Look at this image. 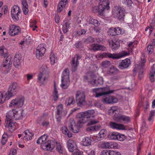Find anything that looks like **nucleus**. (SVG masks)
<instances>
[{
	"label": "nucleus",
	"instance_id": "1",
	"mask_svg": "<svg viewBox=\"0 0 155 155\" xmlns=\"http://www.w3.org/2000/svg\"><path fill=\"white\" fill-rule=\"evenodd\" d=\"M93 92L95 93V97H98L104 96L102 101L107 104H113L117 103L118 99L115 97L109 95V94L113 93L114 90L110 91L109 87H105L94 89Z\"/></svg>",
	"mask_w": 155,
	"mask_h": 155
},
{
	"label": "nucleus",
	"instance_id": "2",
	"mask_svg": "<svg viewBox=\"0 0 155 155\" xmlns=\"http://www.w3.org/2000/svg\"><path fill=\"white\" fill-rule=\"evenodd\" d=\"M112 14L114 18L118 20L123 21L125 16V10L119 6H115L112 10Z\"/></svg>",
	"mask_w": 155,
	"mask_h": 155
},
{
	"label": "nucleus",
	"instance_id": "3",
	"mask_svg": "<svg viewBox=\"0 0 155 155\" xmlns=\"http://www.w3.org/2000/svg\"><path fill=\"white\" fill-rule=\"evenodd\" d=\"M12 64V60L11 56L8 55L4 59L2 65V69L4 73H8L10 71Z\"/></svg>",
	"mask_w": 155,
	"mask_h": 155
},
{
	"label": "nucleus",
	"instance_id": "4",
	"mask_svg": "<svg viewBox=\"0 0 155 155\" xmlns=\"http://www.w3.org/2000/svg\"><path fill=\"white\" fill-rule=\"evenodd\" d=\"M76 100L78 106H85L86 103L85 101V95L84 92L81 91L77 92L76 95Z\"/></svg>",
	"mask_w": 155,
	"mask_h": 155
},
{
	"label": "nucleus",
	"instance_id": "5",
	"mask_svg": "<svg viewBox=\"0 0 155 155\" xmlns=\"http://www.w3.org/2000/svg\"><path fill=\"white\" fill-rule=\"evenodd\" d=\"M21 9L17 6L14 5L12 8L11 11V16L12 19L15 21H16L19 20V16L21 14Z\"/></svg>",
	"mask_w": 155,
	"mask_h": 155
},
{
	"label": "nucleus",
	"instance_id": "6",
	"mask_svg": "<svg viewBox=\"0 0 155 155\" xmlns=\"http://www.w3.org/2000/svg\"><path fill=\"white\" fill-rule=\"evenodd\" d=\"M127 53L126 52L124 51L123 53H120L111 54L109 53H103L101 56L102 57H108L112 58L113 59H118L126 55H127Z\"/></svg>",
	"mask_w": 155,
	"mask_h": 155
},
{
	"label": "nucleus",
	"instance_id": "7",
	"mask_svg": "<svg viewBox=\"0 0 155 155\" xmlns=\"http://www.w3.org/2000/svg\"><path fill=\"white\" fill-rule=\"evenodd\" d=\"M25 99L24 97H17L12 99L10 102L9 107H22L24 105Z\"/></svg>",
	"mask_w": 155,
	"mask_h": 155
},
{
	"label": "nucleus",
	"instance_id": "8",
	"mask_svg": "<svg viewBox=\"0 0 155 155\" xmlns=\"http://www.w3.org/2000/svg\"><path fill=\"white\" fill-rule=\"evenodd\" d=\"M45 48L44 44H41L38 46L36 51V55L38 59H41L44 56L46 50Z\"/></svg>",
	"mask_w": 155,
	"mask_h": 155
},
{
	"label": "nucleus",
	"instance_id": "9",
	"mask_svg": "<svg viewBox=\"0 0 155 155\" xmlns=\"http://www.w3.org/2000/svg\"><path fill=\"white\" fill-rule=\"evenodd\" d=\"M81 58V57L80 55L76 54L73 58L71 63V70L72 71L75 72L77 70L79 64L78 60L80 59Z\"/></svg>",
	"mask_w": 155,
	"mask_h": 155
},
{
	"label": "nucleus",
	"instance_id": "10",
	"mask_svg": "<svg viewBox=\"0 0 155 155\" xmlns=\"http://www.w3.org/2000/svg\"><path fill=\"white\" fill-rule=\"evenodd\" d=\"M115 114L114 116L113 119L116 121L119 122L122 120L124 122V123H127L130 122V117L128 116L118 114H116L117 113H115Z\"/></svg>",
	"mask_w": 155,
	"mask_h": 155
},
{
	"label": "nucleus",
	"instance_id": "11",
	"mask_svg": "<svg viewBox=\"0 0 155 155\" xmlns=\"http://www.w3.org/2000/svg\"><path fill=\"white\" fill-rule=\"evenodd\" d=\"M21 31L20 27L14 25L9 26L8 33L12 36H15L18 34Z\"/></svg>",
	"mask_w": 155,
	"mask_h": 155
},
{
	"label": "nucleus",
	"instance_id": "12",
	"mask_svg": "<svg viewBox=\"0 0 155 155\" xmlns=\"http://www.w3.org/2000/svg\"><path fill=\"white\" fill-rule=\"evenodd\" d=\"M68 69H65L63 71L61 77V87L63 89H66L68 87Z\"/></svg>",
	"mask_w": 155,
	"mask_h": 155
},
{
	"label": "nucleus",
	"instance_id": "13",
	"mask_svg": "<svg viewBox=\"0 0 155 155\" xmlns=\"http://www.w3.org/2000/svg\"><path fill=\"white\" fill-rule=\"evenodd\" d=\"M56 142L54 140H49L42 145V148L44 150H51L54 149Z\"/></svg>",
	"mask_w": 155,
	"mask_h": 155
},
{
	"label": "nucleus",
	"instance_id": "14",
	"mask_svg": "<svg viewBox=\"0 0 155 155\" xmlns=\"http://www.w3.org/2000/svg\"><path fill=\"white\" fill-rule=\"evenodd\" d=\"M14 96L11 94L10 92L8 91L5 93L0 92V105L2 104L5 100H8L10 98Z\"/></svg>",
	"mask_w": 155,
	"mask_h": 155
},
{
	"label": "nucleus",
	"instance_id": "15",
	"mask_svg": "<svg viewBox=\"0 0 155 155\" xmlns=\"http://www.w3.org/2000/svg\"><path fill=\"white\" fill-rule=\"evenodd\" d=\"M68 126L70 130L74 133H77L79 131V129L76 125L74 119L73 118H70L69 123Z\"/></svg>",
	"mask_w": 155,
	"mask_h": 155
},
{
	"label": "nucleus",
	"instance_id": "16",
	"mask_svg": "<svg viewBox=\"0 0 155 155\" xmlns=\"http://www.w3.org/2000/svg\"><path fill=\"white\" fill-rule=\"evenodd\" d=\"M78 118V124H85L88 120V118L83 112L78 113L77 115Z\"/></svg>",
	"mask_w": 155,
	"mask_h": 155
},
{
	"label": "nucleus",
	"instance_id": "17",
	"mask_svg": "<svg viewBox=\"0 0 155 155\" xmlns=\"http://www.w3.org/2000/svg\"><path fill=\"white\" fill-rule=\"evenodd\" d=\"M110 127L114 129L126 130L125 126L122 124H117L115 122L110 121L109 125Z\"/></svg>",
	"mask_w": 155,
	"mask_h": 155
},
{
	"label": "nucleus",
	"instance_id": "18",
	"mask_svg": "<svg viewBox=\"0 0 155 155\" xmlns=\"http://www.w3.org/2000/svg\"><path fill=\"white\" fill-rule=\"evenodd\" d=\"M122 33L121 29L119 27L111 28L108 31V34L109 36H114L119 35Z\"/></svg>",
	"mask_w": 155,
	"mask_h": 155
},
{
	"label": "nucleus",
	"instance_id": "19",
	"mask_svg": "<svg viewBox=\"0 0 155 155\" xmlns=\"http://www.w3.org/2000/svg\"><path fill=\"white\" fill-rule=\"evenodd\" d=\"M12 121L6 120L5 124V127L8 128L11 132L13 131L17 128V124L15 122H13Z\"/></svg>",
	"mask_w": 155,
	"mask_h": 155
},
{
	"label": "nucleus",
	"instance_id": "20",
	"mask_svg": "<svg viewBox=\"0 0 155 155\" xmlns=\"http://www.w3.org/2000/svg\"><path fill=\"white\" fill-rule=\"evenodd\" d=\"M104 8L99 4L98 6H94L92 8V11L93 12L97 14L98 15H103L104 11L105 10Z\"/></svg>",
	"mask_w": 155,
	"mask_h": 155
},
{
	"label": "nucleus",
	"instance_id": "21",
	"mask_svg": "<svg viewBox=\"0 0 155 155\" xmlns=\"http://www.w3.org/2000/svg\"><path fill=\"white\" fill-rule=\"evenodd\" d=\"M63 107H58L56 114V118L58 121H60L61 116H65L67 114L66 111H63Z\"/></svg>",
	"mask_w": 155,
	"mask_h": 155
},
{
	"label": "nucleus",
	"instance_id": "22",
	"mask_svg": "<svg viewBox=\"0 0 155 155\" xmlns=\"http://www.w3.org/2000/svg\"><path fill=\"white\" fill-rule=\"evenodd\" d=\"M130 59L127 58L124 60H123L121 62L119 63L118 68L121 69H126L130 66Z\"/></svg>",
	"mask_w": 155,
	"mask_h": 155
},
{
	"label": "nucleus",
	"instance_id": "23",
	"mask_svg": "<svg viewBox=\"0 0 155 155\" xmlns=\"http://www.w3.org/2000/svg\"><path fill=\"white\" fill-rule=\"evenodd\" d=\"M17 87L18 84L16 82H12L10 84L8 90L11 94L15 96L17 92Z\"/></svg>",
	"mask_w": 155,
	"mask_h": 155
},
{
	"label": "nucleus",
	"instance_id": "24",
	"mask_svg": "<svg viewBox=\"0 0 155 155\" xmlns=\"http://www.w3.org/2000/svg\"><path fill=\"white\" fill-rule=\"evenodd\" d=\"M23 110L16 108L14 109L15 114V120H18L22 119L23 117Z\"/></svg>",
	"mask_w": 155,
	"mask_h": 155
},
{
	"label": "nucleus",
	"instance_id": "25",
	"mask_svg": "<svg viewBox=\"0 0 155 155\" xmlns=\"http://www.w3.org/2000/svg\"><path fill=\"white\" fill-rule=\"evenodd\" d=\"M21 57L20 54H15L13 64L16 67L18 68L21 65Z\"/></svg>",
	"mask_w": 155,
	"mask_h": 155
},
{
	"label": "nucleus",
	"instance_id": "26",
	"mask_svg": "<svg viewBox=\"0 0 155 155\" xmlns=\"http://www.w3.org/2000/svg\"><path fill=\"white\" fill-rule=\"evenodd\" d=\"M141 59L142 61L141 62V67L139 72V77L140 79H141L143 76V67L146 62V60L143 56L141 57Z\"/></svg>",
	"mask_w": 155,
	"mask_h": 155
},
{
	"label": "nucleus",
	"instance_id": "27",
	"mask_svg": "<svg viewBox=\"0 0 155 155\" xmlns=\"http://www.w3.org/2000/svg\"><path fill=\"white\" fill-rule=\"evenodd\" d=\"M101 155H121L120 153L117 151L110 150H104L102 151Z\"/></svg>",
	"mask_w": 155,
	"mask_h": 155
},
{
	"label": "nucleus",
	"instance_id": "28",
	"mask_svg": "<svg viewBox=\"0 0 155 155\" xmlns=\"http://www.w3.org/2000/svg\"><path fill=\"white\" fill-rule=\"evenodd\" d=\"M119 70L114 66H111L107 71V74L109 75L113 76L119 73Z\"/></svg>",
	"mask_w": 155,
	"mask_h": 155
},
{
	"label": "nucleus",
	"instance_id": "29",
	"mask_svg": "<svg viewBox=\"0 0 155 155\" xmlns=\"http://www.w3.org/2000/svg\"><path fill=\"white\" fill-rule=\"evenodd\" d=\"M103 84V78L100 77L97 79H96V77L94 75V77L92 80V83L91 84L94 86H98L102 85Z\"/></svg>",
	"mask_w": 155,
	"mask_h": 155
},
{
	"label": "nucleus",
	"instance_id": "30",
	"mask_svg": "<svg viewBox=\"0 0 155 155\" xmlns=\"http://www.w3.org/2000/svg\"><path fill=\"white\" fill-rule=\"evenodd\" d=\"M14 115V109L9 111L6 114V120L10 121V120H15Z\"/></svg>",
	"mask_w": 155,
	"mask_h": 155
},
{
	"label": "nucleus",
	"instance_id": "31",
	"mask_svg": "<svg viewBox=\"0 0 155 155\" xmlns=\"http://www.w3.org/2000/svg\"><path fill=\"white\" fill-rule=\"evenodd\" d=\"M22 135L24 136V139L27 140H31L32 139V137L33 136L32 133L28 130L24 131Z\"/></svg>",
	"mask_w": 155,
	"mask_h": 155
},
{
	"label": "nucleus",
	"instance_id": "32",
	"mask_svg": "<svg viewBox=\"0 0 155 155\" xmlns=\"http://www.w3.org/2000/svg\"><path fill=\"white\" fill-rule=\"evenodd\" d=\"M48 77V73L45 71H43L39 74L38 76V79L40 82H43Z\"/></svg>",
	"mask_w": 155,
	"mask_h": 155
},
{
	"label": "nucleus",
	"instance_id": "33",
	"mask_svg": "<svg viewBox=\"0 0 155 155\" xmlns=\"http://www.w3.org/2000/svg\"><path fill=\"white\" fill-rule=\"evenodd\" d=\"M68 0H61L58 5L57 11L60 12L65 7Z\"/></svg>",
	"mask_w": 155,
	"mask_h": 155
},
{
	"label": "nucleus",
	"instance_id": "34",
	"mask_svg": "<svg viewBox=\"0 0 155 155\" xmlns=\"http://www.w3.org/2000/svg\"><path fill=\"white\" fill-rule=\"evenodd\" d=\"M94 77V75L92 73H88L87 75L84 76V80L85 82H87L90 84H91Z\"/></svg>",
	"mask_w": 155,
	"mask_h": 155
},
{
	"label": "nucleus",
	"instance_id": "35",
	"mask_svg": "<svg viewBox=\"0 0 155 155\" xmlns=\"http://www.w3.org/2000/svg\"><path fill=\"white\" fill-rule=\"evenodd\" d=\"M109 43L111 48L113 49H117L120 46L119 42L117 41L111 40L109 41Z\"/></svg>",
	"mask_w": 155,
	"mask_h": 155
},
{
	"label": "nucleus",
	"instance_id": "36",
	"mask_svg": "<svg viewBox=\"0 0 155 155\" xmlns=\"http://www.w3.org/2000/svg\"><path fill=\"white\" fill-rule=\"evenodd\" d=\"M21 3L23 13L25 15H27L28 14L29 11L28 5L27 1L26 0H22Z\"/></svg>",
	"mask_w": 155,
	"mask_h": 155
},
{
	"label": "nucleus",
	"instance_id": "37",
	"mask_svg": "<svg viewBox=\"0 0 155 155\" xmlns=\"http://www.w3.org/2000/svg\"><path fill=\"white\" fill-rule=\"evenodd\" d=\"M75 144L72 140H68V150L70 152H73L76 150Z\"/></svg>",
	"mask_w": 155,
	"mask_h": 155
},
{
	"label": "nucleus",
	"instance_id": "38",
	"mask_svg": "<svg viewBox=\"0 0 155 155\" xmlns=\"http://www.w3.org/2000/svg\"><path fill=\"white\" fill-rule=\"evenodd\" d=\"M48 135L47 134H44L41 136L37 140V143H41V146L42 147V145L45 143L47 141H46L48 138Z\"/></svg>",
	"mask_w": 155,
	"mask_h": 155
},
{
	"label": "nucleus",
	"instance_id": "39",
	"mask_svg": "<svg viewBox=\"0 0 155 155\" xmlns=\"http://www.w3.org/2000/svg\"><path fill=\"white\" fill-rule=\"evenodd\" d=\"M110 4L109 1L108 0H101L99 4L102 6L103 8L105 9H106L108 10L110 8L109 5Z\"/></svg>",
	"mask_w": 155,
	"mask_h": 155
},
{
	"label": "nucleus",
	"instance_id": "40",
	"mask_svg": "<svg viewBox=\"0 0 155 155\" xmlns=\"http://www.w3.org/2000/svg\"><path fill=\"white\" fill-rule=\"evenodd\" d=\"M91 139L89 137H86L83 139L81 141V144L83 146H88L91 145Z\"/></svg>",
	"mask_w": 155,
	"mask_h": 155
},
{
	"label": "nucleus",
	"instance_id": "41",
	"mask_svg": "<svg viewBox=\"0 0 155 155\" xmlns=\"http://www.w3.org/2000/svg\"><path fill=\"white\" fill-rule=\"evenodd\" d=\"M50 62L51 65H54L58 61V58L56 55L53 52H51L50 55Z\"/></svg>",
	"mask_w": 155,
	"mask_h": 155
},
{
	"label": "nucleus",
	"instance_id": "42",
	"mask_svg": "<svg viewBox=\"0 0 155 155\" xmlns=\"http://www.w3.org/2000/svg\"><path fill=\"white\" fill-rule=\"evenodd\" d=\"M92 49L93 51H94L99 50L103 51L106 50V48L100 45L94 44L93 45Z\"/></svg>",
	"mask_w": 155,
	"mask_h": 155
},
{
	"label": "nucleus",
	"instance_id": "43",
	"mask_svg": "<svg viewBox=\"0 0 155 155\" xmlns=\"http://www.w3.org/2000/svg\"><path fill=\"white\" fill-rule=\"evenodd\" d=\"M112 143L109 142H104L101 144V147L104 149H109L112 147Z\"/></svg>",
	"mask_w": 155,
	"mask_h": 155
},
{
	"label": "nucleus",
	"instance_id": "44",
	"mask_svg": "<svg viewBox=\"0 0 155 155\" xmlns=\"http://www.w3.org/2000/svg\"><path fill=\"white\" fill-rule=\"evenodd\" d=\"M155 24V20L153 19L152 20L151 23V25L149 27H147L145 29V31H147L149 30L150 34L152 32L154 28V25Z\"/></svg>",
	"mask_w": 155,
	"mask_h": 155
},
{
	"label": "nucleus",
	"instance_id": "45",
	"mask_svg": "<svg viewBox=\"0 0 155 155\" xmlns=\"http://www.w3.org/2000/svg\"><path fill=\"white\" fill-rule=\"evenodd\" d=\"M94 112L95 111L94 110H91L83 112V113L87 116H88V117L89 118L91 117H94V116L93 115V114Z\"/></svg>",
	"mask_w": 155,
	"mask_h": 155
},
{
	"label": "nucleus",
	"instance_id": "46",
	"mask_svg": "<svg viewBox=\"0 0 155 155\" xmlns=\"http://www.w3.org/2000/svg\"><path fill=\"white\" fill-rule=\"evenodd\" d=\"M52 96L55 101L57 100L58 97V91L55 84H54V89L53 92Z\"/></svg>",
	"mask_w": 155,
	"mask_h": 155
},
{
	"label": "nucleus",
	"instance_id": "47",
	"mask_svg": "<svg viewBox=\"0 0 155 155\" xmlns=\"http://www.w3.org/2000/svg\"><path fill=\"white\" fill-rule=\"evenodd\" d=\"M56 149L57 150L60 154H61L63 153L64 152L63 149L61 144L59 143H57L56 142Z\"/></svg>",
	"mask_w": 155,
	"mask_h": 155
},
{
	"label": "nucleus",
	"instance_id": "48",
	"mask_svg": "<svg viewBox=\"0 0 155 155\" xmlns=\"http://www.w3.org/2000/svg\"><path fill=\"white\" fill-rule=\"evenodd\" d=\"M8 135L7 133H5L2 137L1 143L4 145L7 142Z\"/></svg>",
	"mask_w": 155,
	"mask_h": 155
},
{
	"label": "nucleus",
	"instance_id": "49",
	"mask_svg": "<svg viewBox=\"0 0 155 155\" xmlns=\"http://www.w3.org/2000/svg\"><path fill=\"white\" fill-rule=\"evenodd\" d=\"M68 21L67 20H65L63 23V31L64 33H66L68 31Z\"/></svg>",
	"mask_w": 155,
	"mask_h": 155
},
{
	"label": "nucleus",
	"instance_id": "50",
	"mask_svg": "<svg viewBox=\"0 0 155 155\" xmlns=\"http://www.w3.org/2000/svg\"><path fill=\"white\" fill-rule=\"evenodd\" d=\"M89 23L94 25L95 26H98L100 25L97 20L93 18H91L89 20Z\"/></svg>",
	"mask_w": 155,
	"mask_h": 155
},
{
	"label": "nucleus",
	"instance_id": "51",
	"mask_svg": "<svg viewBox=\"0 0 155 155\" xmlns=\"http://www.w3.org/2000/svg\"><path fill=\"white\" fill-rule=\"evenodd\" d=\"M107 131L105 129H102L100 132L99 134L101 138H103L105 137L107 134Z\"/></svg>",
	"mask_w": 155,
	"mask_h": 155
},
{
	"label": "nucleus",
	"instance_id": "52",
	"mask_svg": "<svg viewBox=\"0 0 155 155\" xmlns=\"http://www.w3.org/2000/svg\"><path fill=\"white\" fill-rule=\"evenodd\" d=\"M115 107H111L110 109L108 111V113L109 115H111L113 114L114 112L117 113L116 114H118V110L114 109Z\"/></svg>",
	"mask_w": 155,
	"mask_h": 155
},
{
	"label": "nucleus",
	"instance_id": "53",
	"mask_svg": "<svg viewBox=\"0 0 155 155\" xmlns=\"http://www.w3.org/2000/svg\"><path fill=\"white\" fill-rule=\"evenodd\" d=\"M126 138V137L124 134L120 133L118 134L117 139L120 141H123Z\"/></svg>",
	"mask_w": 155,
	"mask_h": 155
},
{
	"label": "nucleus",
	"instance_id": "54",
	"mask_svg": "<svg viewBox=\"0 0 155 155\" xmlns=\"http://www.w3.org/2000/svg\"><path fill=\"white\" fill-rule=\"evenodd\" d=\"M6 50L5 47L2 46L0 47V55L3 56L6 53Z\"/></svg>",
	"mask_w": 155,
	"mask_h": 155
},
{
	"label": "nucleus",
	"instance_id": "55",
	"mask_svg": "<svg viewBox=\"0 0 155 155\" xmlns=\"http://www.w3.org/2000/svg\"><path fill=\"white\" fill-rule=\"evenodd\" d=\"M61 131L63 134L68 135V129L66 126H63L61 128Z\"/></svg>",
	"mask_w": 155,
	"mask_h": 155
},
{
	"label": "nucleus",
	"instance_id": "56",
	"mask_svg": "<svg viewBox=\"0 0 155 155\" xmlns=\"http://www.w3.org/2000/svg\"><path fill=\"white\" fill-rule=\"evenodd\" d=\"M155 116V110H153L151 111L150 114V116L148 119V120L149 121H151L153 118V117Z\"/></svg>",
	"mask_w": 155,
	"mask_h": 155
},
{
	"label": "nucleus",
	"instance_id": "57",
	"mask_svg": "<svg viewBox=\"0 0 155 155\" xmlns=\"http://www.w3.org/2000/svg\"><path fill=\"white\" fill-rule=\"evenodd\" d=\"M147 50L149 53H152L153 51V45L150 44L147 46Z\"/></svg>",
	"mask_w": 155,
	"mask_h": 155
},
{
	"label": "nucleus",
	"instance_id": "58",
	"mask_svg": "<svg viewBox=\"0 0 155 155\" xmlns=\"http://www.w3.org/2000/svg\"><path fill=\"white\" fill-rule=\"evenodd\" d=\"M99 121L98 120H90L87 124L88 126L92 125L97 123H98Z\"/></svg>",
	"mask_w": 155,
	"mask_h": 155
},
{
	"label": "nucleus",
	"instance_id": "59",
	"mask_svg": "<svg viewBox=\"0 0 155 155\" xmlns=\"http://www.w3.org/2000/svg\"><path fill=\"white\" fill-rule=\"evenodd\" d=\"M75 102L74 98L73 97H70L68 98V106L72 104H74Z\"/></svg>",
	"mask_w": 155,
	"mask_h": 155
},
{
	"label": "nucleus",
	"instance_id": "60",
	"mask_svg": "<svg viewBox=\"0 0 155 155\" xmlns=\"http://www.w3.org/2000/svg\"><path fill=\"white\" fill-rule=\"evenodd\" d=\"M154 75L152 74L149 73V79L151 82H153L155 81Z\"/></svg>",
	"mask_w": 155,
	"mask_h": 155
},
{
	"label": "nucleus",
	"instance_id": "61",
	"mask_svg": "<svg viewBox=\"0 0 155 155\" xmlns=\"http://www.w3.org/2000/svg\"><path fill=\"white\" fill-rule=\"evenodd\" d=\"M117 133H112L111 134L110 138L112 139H117Z\"/></svg>",
	"mask_w": 155,
	"mask_h": 155
},
{
	"label": "nucleus",
	"instance_id": "62",
	"mask_svg": "<svg viewBox=\"0 0 155 155\" xmlns=\"http://www.w3.org/2000/svg\"><path fill=\"white\" fill-rule=\"evenodd\" d=\"M72 155H81L82 153L79 150H76L72 152Z\"/></svg>",
	"mask_w": 155,
	"mask_h": 155
},
{
	"label": "nucleus",
	"instance_id": "63",
	"mask_svg": "<svg viewBox=\"0 0 155 155\" xmlns=\"http://www.w3.org/2000/svg\"><path fill=\"white\" fill-rule=\"evenodd\" d=\"M149 73L155 75V64H153L151 67V69L150 70Z\"/></svg>",
	"mask_w": 155,
	"mask_h": 155
},
{
	"label": "nucleus",
	"instance_id": "64",
	"mask_svg": "<svg viewBox=\"0 0 155 155\" xmlns=\"http://www.w3.org/2000/svg\"><path fill=\"white\" fill-rule=\"evenodd\" d=\"M110 64V62L109 61H105L102 63V65L103 67L104 68H107Z\"/></svg>",
	"mask_w": 155,
	"mask_h": 155
}]
</instances>
